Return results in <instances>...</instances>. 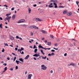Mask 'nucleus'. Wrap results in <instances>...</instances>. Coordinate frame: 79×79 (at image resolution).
<instances>
[{"label":"nucleus","mask_w":79,"mask_h":79,"mask_svg":"<svg viewBox=\"0 0 79 79\" xmlns=\"http://www.w3.org/2000/svg\"><path fill=\"white\" fill-rule=\"evenodd\" d=\"M25 21V19H22L19 20L17 22V23H24Z\"/></svg>","instance_id":"f257e3e1"},{"label":"nucleus","mask_w":79,"mask_h":79,"mask_svg":"<svg viewBox=\"0 0 79 79\" xmlns=\"http://www.w3.org/2000/svg\"><path fill=\"white\" fill-rule=\"evenodd\" d=\"M11 16L9 17H6L5 18L4 21H7V20H10V19H11Z\"/></svg>","instance_id":"f03ea898"},{"label":"nucleus","mask_w":79,"mask_h":79,"mask_svg":"<svg viewBox=\"0 0 79 79\" xmlns=\"http://www.w3.org/2000/svg\"><path fill=\"white\" fill-rule=\"evenodd\" d=\"M51 2H52V3H58V1L56 0H51L50 1Z\"/></svg>","instance_id":"7ed1b4c3"},{"label":"nucleus","mask_w":79,"mask_h":79,"mask_svg":"<svg viewBox=\"0 0 79 79\" xmlns=\"http://www.w3.org/2000/svg\"><path fill=\"white\" fill-rule=\"evenodd\" d=\"M32 77V74H30L27 76V79H31V77Z\"/></svg>","instance_id":"20e7f679"},{"label":"nucleus","mask_w":79,"mask_h":79,"mask_svg":"<svg viewBox=\"0 0 79 79\" xmlns=\"http://www.w3.org/2000/svg\"><path fill=\"white\" fill-rule=\"evenodd\" d=\"M38 48H42V49H44V50L45 49V48H44L42 46H41V44H39V45L38 46Z\"/></svg>","instance_id":"39448f33"},{"label":"nucleus","mask_w":79,"mask_h":79,"mask_svg":"<svg viewBox=\"0 0 79 79\" xmlns=\"http://www.w3.org/2000/svg\"><path fill=\"white\" fill-rule=\"evenodd\" d=\"M40 31L42 32L43 33H44V34H46L47 33V31H45L44 30H40Z\"/></svg>","instance_id":"423d86ee"},{"label":"nucleus","mask_w":79,"mask_h":79,"mask_svg":"<svg viewBox=\"0 0 79 79\" xmlns=\"http://www.w3.org/2000/svg\"><path fill=\"white\" fill-rule=\"evenodd\" d=\"M40 31L42 32L43 33H44V34H46L47 33V31H45L44 30H40Z\"/></svg>","instance_id":"0eeeda50"},{"label":"nucleus","mask_w":79,"mask_h":79,"mask_svg":"<svg viewBox=\"0 0 79 79\" xmlns=\"http://www.w3.org/2000/svg\"><path fill=\"white\" fill-rule=\"evenodd\" d=\"M33 56H35L36 57H37L40 56V55L38 54H35L34 55H33Z\"/></svg>","instance_id":"6e6552de"},{"label":"nucleus","mask_w":79,"mask_h":79,"mask_svg":"<svg viewBox=\"0 0 79 79\" xmlns=\"http://www.w3.org/2000/svg\"><path fill=\"white\" fill-rule=\"evenodd\" d=\"M68 16H71L72 15V13L71 12H69L67 14Z\"/></svg>","instance_id":"1a4fd4ad"},{"label":"nucleus","mask_w":79,"mask_h":79,"mask_svg":"<svg viewBox=\"0 0 79 79\" xmlns=\"http://www.w3.org/2000/svg\"><path fill=\"white\" fill-rule=\"evenodd\" d=\"M70 64L71 65H72V66H77V64H74V63H71Z\"/></svg>","instance_id":"9d476101"},{"label":"nucleus","mask_w":79,"mask_h":79,"mask_svg":"<svg viewBox=\"0 0 79 79\" xmlns=\"http://www.w3.org/2000/svg\"><path fill=\"white\" fill-rule=\"evenodd\" d=\"M68 13V10H64L63 12V14H66Z\"/></svg>","instance_id":"9b49d317"},{"label":"nucleus","mask_w":79,"mask_h":79,"mask_svg":"<svg viewBox=\"0 0 79 79\" xmlns=\"http://www.w3.org/2000/svg\"><path fill=\"white\" fill-rule=\"evenodd\" d=\"M41 69L43 70H45V69H47V67L46 66H45L44 67H42Z\"/></svg>","instance_id":"f8f14e48"},{"label":"nucleus","mask_w":79,"mask_h":79,"mask_svg":"<svg viewBox=\"0 0 79 79\" xmlns=\"http://www.w3.org/2000/svg\"><path fill=\"white\" fill-rule=\"evenodd\" d=\"M29 57V55H27L24 58L25 60H27L28 59V58Z\"/></svg>","instance_id":"ddd939ff"},{"label":"nucleus","mask_w":79,"mask_h":79,"mask_svg":"<svg viewBox=\"0 0 79 79\" xmlns=\"http://www.w3.org/2000/svg\"><path fill=\"white\" fill-rule=\"evenodd\" d=\"M53 5H54L55 6V8H56L58 7V6H57V4H56V3H53Z\"/></svg>","instance_id":"4468645a"},{"label":"nucleus","mask_w":79,"mask_h":79,"mask_svg":"<svg viewBox=\"0 0 79 79\" xmlns=\"http://www.w3.org/2000/svg\"><path fill=\"white\" fill-rule=\"evenodd\" d=\"M34 26H30L29 27V28H30V29H32L34 28Z\"/></svg>","instance_id":"2eb2a0df"},{"label":"nucleus","mask_w":79,"mask_h":79,"mask_svg":"<svg viewBox=\"0 0 79 79\" xmlns=\"http://www.w3.org/2000/svg\"><path fill=\"white\" fill-rule=\"evenodd\" d=\"M36 20H37V21H42V20L40 19L39 18H37L36 19Z\"/></svg>","instance_id":"dca6fc26"},{"label":"nucleus","mask_w":79,"mask_h":79,"mask_svg":"<svg viewBox=\"0 0 79 79\" xmlns=\"http://www.w3.org/2000/svg\"><path fill=\"white\" fill-rule=\"evenodd\" d=\"M19 61H22V62H24V61L23 60V58H20L19 59Z\"/></svg>","instance_id":"f3484780"},{"label":"nucleus","mask_w":79,"mask_h":79,"mask_svg":"<svg viewBox=\"0 0 79 79\" xmlns=\"http://www.w3.org/2000/svg\"><path fill=\"white\" fill-rule=\"evenodd\" d=\"M16 62L17 63V64H19V63H22L21 62H20L18 60H16Z\"/></svg>","instance_id":"a211bd4d"},{"label":"nucleus","mask_w":79,"mask_h":79,"mask_svg":"<svg viewBox=\"0 0 79 79\" xmlns=\"http://www.w3.org/2000/svg\"><path fill=\"white\" fill-rule=\"evenodd\" d=\"M28 10L29 13H31V8H29L28 9Z\"/></svg>","instance_id":"6ab92c4d"},{"label":"nucleus","mask_w":79,"mask_h":79,"mask_svg":"<svg viewBox=\"0 0 79 79\" xmlns=\"http://www.w3.org/2000/svg\"><path fill=\"white\" fill-rule=\"evenodd\" d=\"M76 3L78 7H79V4H78L79 3V1H76Z\"/></svg>","instance_id":"aec40b11"},{"label":"nucleus","mask_w":79,"mask_h":79,"mask_svg":"<svg viewBox=\"0 0 79 79\" xmlns=\"http://www.w3.org/2000/svg\"><path fill=\"white\" fill-rule=\"evenodd\" d=\"M34 29H39V28L37 27H36V26H34Z\"/></svg>","instance_id":"412c9836"},{"label":"nucleus","mask_w":79,"mask_h":79,"mask_svg":"<svg viewBox=\"0 0 79 79\" xmlns=\"http://www.w3.org/2000/svg\"><path fill=\"white\" fill-rule=\"evenodd\" d=\"M10 39L11 40H14V37H13V36H11L10 37Z\"/></svg>","instance_id":"4be33fe9"},{"label":"nucleus","mask_w":79,"mask_h":79,"mask_svg":"<svg viewBox=\"0 0 79 79\" xmlns=\"http://www.w3.org/2000/svg\"><path fill=\"white\" fill-rule=\"evenodd\" d=\"M15 16H16V15H13L12 16V19H15Z\"/></svg>","instance_id":"5701e85b"},{"label":"nucleus","mask_w":79,"mask_h":79,"mask_svg":"<svg viewBox=\"0 0 79 79\" xmlns=\"http://www.w3.org/2000/svg\"><path fill=\"white\" fill-rule=\"evenodd\" d=\"M10 15H11V14H6V16L7 17H8L9 16H10Z\"/></svg>","instance_id":"b1692460"},{"label":"nucleus","mask_w":79,"mask_h":79,"mask_svg":"<svg viewBox=\"0 0 79 79\" xmlns=\"http://www.w3.org/2000/svg\"><path fill=\"white\" fill-rule=\"evenodd\" d=\"M37 50H38V49H35L34 51V53H37Z\"/></svg>","instance_id":"393cba45"},{"label":"nucleus","mask_w":79,"mask_h":79,"mask_svg":"<svg viewBox=\"0 0 79 79\" xmlns=\"http://www.w3.org/2000/svg\"><path fill=\"white\" fill-rule=\"evenodd\" d=\"M48 45H49V46H50V45H51V42H49L48 43Z\"/></svg>","instance_id":"a878e982"},{"label":"nucleus","mask_w":79,"mask_h":79,"mask_svg":"<svg viewBox=\"0 0 79 79\" xmlns=\"http://www.w3.org/2000/svg\"><path fill=\"white\" fill-rule=\"evenodd\" d=\"M53 7V6H51L50 5H49L48 6V7H49V8H52V7Z\"/></svg>","instance_id":"bb28decb"},{"label":"nucleus","mask_w":79,"mask_h":79,"mask_svg":"<svg viewBox=\"0 0 79 79\" xmlns=\"http://www.w3.org/2000/svg\"><path fill=\"white\" fill-rule=\"evenodd\" d=\"M20 52H21L22 50H24V48H21L20 49Z\"/></svg>","instance_id":"cd10ccee"},{"label":"nucleus","mask_w":79,"mask_h":79,"mask_svg":"<svg viewBox=\"0 0 79 79\" xmlns=\"http://www.w3.org/2000/svg\"><path fill=\"white\" fill-rule=\"evenodd\" d=\"M42 58L43 59H44V60L45 59H46V58H47V57H46V56H45V57H43V56H42Z\"/></svg>","instance_id":"c85d7f7f"},{"label":"nucleus","mask_w":79,"mask_h":79,"mask_svg":"<svg viewBox=\"0 0 79 79\" xmlns=\"http://www.w3.org/2000/svg\"><path fill=\"white\" fill-rule=\"evenodd\" d=\"M50 37H51V38L53 39V35H50Z\"/></svg>","instance_id":"c756f323"},{"label":"nucleus","mask_w":79,"mask_h":79,"mask_svg":"<svg viewBox=\"0 0 79 79\" xmlns=\"http://www.w3.org/2000/svg\"><path fill=\"white\" fill-rule=\"evenodd\" d=\"M61 68H59V69H58V71H61Z\"/></svg>","instance_id":"7c9ffc66"},{"label":"nucleus","mask_w":79,"mask_h":79,"mask_svg":"<svg viewBox=\"0 0 79 79\" xmlns=\"http://www.w3.org/2000/svg\"><path fill=\"white\" fill-rule=\"evenodd\" d=\"M50 49H51V48H45V49L44 50H50Z\"/></svg>","instance_id":"2f4dec72"},{"label":"nucleus","mask_w":79,"mask_h":79,"mask_svg":"<svg viewBox=\"0 0 79 79\" xmlns=\"http://www.w3.org/2000/svg\"><path fill=\"white\" fill-rule=\"evenodd\" d=\"M2 23H1L0 24V27L1 28H2Z\"/></svg>","instance_id":"473e14b6"},{"label":"nucleus","mask_w":79,"mask_h":79,"mask_svg":"<svg viewBox=\"0 0 79 79\" xmlns=\"http://www.w3.org/2000/svg\"><path fill=\"white\" fill-rule=\"evenodd\" d=\"M4 44L6 46H8V44L7 43H4Z\"/></svg>","instance_id":"72a5a7b5"},{"label":"nucleus","mask_w":79,"mask_h":79,"mask_svg":"<svg viewBox=\"0 0 79 79\" xmlns=\"http://www.w3.org/2000/svg\"><path fill=\"white\" fill-rule=\"evenodd\" d=\"M16 57H15L14 59V61H15V60H16Z\"/></svg>","instance_id":"f704fd0d"},{"label":"nucleus","mask_w":79,"mask_h":79,"mask_svg":"<svg viewBox=\"0 0 79 79\" xmlns=\"http://www.w3.org/2000/svg\"><path fill=\"white\" fill-rule=\"evenodd\" d=\"M51 52H55V51L53 49H52V50H51Z\"/></svg>","instance_id":"c9c22d12"},{"label":"nucleus","mask_w":79,"mask_h":79,"mask_svg":"<svg viewBox=\"0 0 79 79\" xmlns=\"http://www.w3.org/2000/svg\"><path fill=\"white\" fill-rule=\"evenodd\" d=\"M33 6L34 7H36V6H37V4H34Z\"/></svg>","instance_id":"e433bc0d"},{"label":"nucleus","mask_w":79,"mask_h":79,"mask_svg":"<svg viewBox=\"0 0 79 79\" xmlns=\"http://www.w3.org/2000/svg\"><path fill=\"white\" fill-rule=\"evenodd\" d=\"M4 70L5 71H6V70H7V67H6L5 68H4Z\"/></svg>","instance_id":"4c0bfd02"},{"label":"nucleus","mask_w":79,"mask_h":79,"mask_svg":"<svg viewBox=\"0 0 79 79\" xmlns=\"http://www.w3.org/2000/svg\"><path fill=\"white\" fill-rule=\"evenodd\" d=\"M55 55V53H54L53 52H52L51 53V56H53V55Z\"/></svg>","instance_id":"58836bf2"},{"label":"nucleus","mask_w":79,"mask_h":79,"mask_svg":"<svg viewBox=\"0 0 79 79\" xmlns=\"http://www.w3.org/2000/svg\"><path fill=\"white\" fill-rule=\"evenodd\" d=\"M19 36H16V39H19Z\"/></svg>","instance_id":"ea45409f"},{"label":"nucleus","mask_w":79,"mask_h":79,"mask_svg":"<svg viewBox=\"0 0 79 79\" xmlns=\"http://www.w3.org/2000/svg\"><path fill=\"white\" fill-rule=\"evenodd\" d=\"M35 45H34V46L33 47V48H37V47L35 46Z\"/></svg>","instance_id":"a19ab883"},{"label":"nucleus","mask_w":79,"mask_h":79,"mask_svg":"<svg viewBox=\"0 0 79 79\" xmlns=\"http://www.w3.org/2000/svg\"><path fill=\"white\" fill-rule=\"evenodd\" d=\"M69 46L70 47H73V44H70Z\"/></svg>","instance_id":"79ce46f5"},{"label":"nucleus","mask_w":79,"mask_h":79,"mask_svg":"<svg viewBox=\"0 0 79 79\" xmlns=\"http://www.w3.org/2000/svg\"><path fill=\"white\" fill-rule=\"evenodd\" d=\"M10 70V71H13V69L12 68H11L10 69H9Z\"/></svg>","instance_id":"37998d69"},{"label":"nucleus","mask_w":79,"mask_h":79,"mask_svg":"<svg viewBox=\"0 0 79 79\" xmlns=\"http://www.w3.org/2000/svg\"><path fill=\"white\" fill-rule=\"evenodd\" d=\"M66 55H67V53H65L64 55V56H66Z\"/></svg>","instance_id":"c03bdc74"},{"label":"nucleus","mask_w":79,"mask_h":79,"mask_svg":"<svg viewBox=\"0 0 79 79\" xmlns=\"http://www.w3.org/2000/svg\"><path fill=\"white\" fill-rule=\"evenodd\" d=\"M58 44H57V43H56L54 45L56 47V46H57Z\"/></svg>","instance_id":"a18cd8bd"},{"label":"nucleus","mask_w":79,"mask_h":79,"mask_svg":"<svg viewBox=\"0 0 79 79\" xmlns=\"http://www.w3.org/2000/svg\"><path fill=\"white\" fill-rule=\"evenodd\" d=\"M48 56H52V55L51 54H48Z\"/></svg>","instance_id":"49530a36"},{"label":"nucleus","mask_w":79,"mask_h":79,"mask_svg":"<svg viewBox=\"0 0 79 79\" xmlns=\"http://www.w3.org/2000/svg\"><path fill=\"white\" fill-rule=\"evenodd\" d=\"M6 63H5L3 64V65H5V66H6Z\"/></svg>","instance_id":"de8ad7c7"},{"label":"nucleus","mask_w":79,"mask_h":79,"mask_svg":"<svg viewBox=\"0 0 79 79\" xmlns=\"http://www.w3.org/2000/svg\"><path fill=\"white\" fill-rule=\"evenodd\" d=\"M18 69V66H16L15 67V69Z\"/></svg>","instance_id":"09e8293b"},{"label":"nucleus","mask_w":79,"mask_h":79,"mask_svg":"<svg viewBox=\"0 0 79 79\" xmlns=\"http://www.w3.org/2000/svg\"><path fill=\"white\" fill-rule=\"evenodd\" d=\"M40 51H41V53H43V52H44V51H43V50H42V49H41V50H40Z\"/></svg>","instance_id":"8fccbe9b"},{"label":"nucleus","mask_w":79,"mask_h":79,"mask_svg":"<svg viewBox=\"0 0 79 79\" xmlns=\"http://www.w3.org/2000/svg\"><path fill=\"white\" fill-rule=\"evenodd\" d=\"M4 6H6V8L7 7H8V6H7V5H4Z\"/></svg>","instance_id":"3c124183"},{"label":"nucleus","mask_w":79,"mask_h":79,"mask_svg":"<svg viewBox=\"0 0 79 79\" xmlns=\"http://www.w3.org/2000/svg\"><path fill=\"white\" fill-rule=\"evenodd\" d=\"M20 53H21V54H24V52L23 51H22V52H20Z\"/></svg>","instance_id":"603ef678"},{"label":"nucleus","mask_w":79,"mask_h":79,"mask_svg":"<svg viewBox=\"0 0 79 79\" xmlns=\"http://www.w3.org/2000/svg\"><path fill=\"white\" fill-rule=\"evenodd\" d=\"M15 9V8L14 7L12 8L11 9V10L13 11V10Z\"/></svg>","instance_id":"864d4df0"},{"label":"nucleus","mask_w":79,"mask_h":79,"mask_svg":"<svg viewBox=\"0 0 79 79\" xmlns=\"http://www.w3.org/2000/svg\"><path fill=\"white\" fill-rule=\"evenodd\" d=\"M41 67H42V68H43L44 67H45V66L44 65H42Z\"/></svg>","instance_id":"5fc2aeb1"},{"label":"nucleus","mask_w":79,"mask_h":79,"mask_svg":"<svg viewBox=\"0 0 79 79\" xmlns=\"http://www.w3.org/2000/svg\"><path fill=\"white\" fill-rule=\"evenodd\" d=\"M7 59L8 60H10V57H7Z\"/></svg>","instance_id":"6e6d98bb"},{"label":"nucleus","mask_w":79,"mask_h":79,"mask_svg":"<svg viewBox=\"0 0 79 79\" xmlns=\"http://www.w3.org/2000/svg\"><path fill=\"white\" fill-rule=\"evenodd\" d=\"M33 35V33L31 32V35L32 36V35Z\"/></svg>","instance_id":"4d7b16f0"},{"label":"nucleus","mask_w":79,"mask_h":79,"mask_svg":"<svg viewBox=\"0 0 79 79\" xmlns=\"http://www.w3.org/2000/svg\"><path fill=\"white\" fill-rule=\"evenodd\" d=\"M59 8H64V7L60 6L59 7Z\"/></svg>","instance_id":"13d9d810"},{"label":"nucleus","mask_w":79,"mask_h":79,"mask_svg":"<svg viewBox=\"0 0 79 79\" xmlns=\"http://www.w3.org/2000/svg\"><path fill=\"white\" fill-rule=\"evenodd\" d=\"M19 39H20V40H23V39H22V38H21V37H19Z\"/></svg>","instance_id":"bf43d9fd"},{"label":"nucleus","mask_w":79,"mask_h":79,"mask_svg":"<svg viewBox=\"0 0 79 79\" xmlns=\"http://www.w3.org/2000/svg\"><path fill=\"white\" fill-rule=\"evenodd\" d=\"M15 50L16 51L18 50V48H15Z\"/></svg>","instance_id":"052dcab7"},{"label":"nucleus","mask_w":79,"mask_h":79,"mask_svg":"<svg viewBox=\"0 0 79 79\" xmlns=\"http://www.w3.org/2000/svg\"><path fill=\"white\" fill-rule=\"evenodd\" d=\"M4 51H5V50L4 49H3L2 52H4Z\"/></svg>","instance_id":"680f3d73"},{"label":"nucleus","mask_w":79,"mask_h":79,"mask_svg":"<svg viewBox=\"0 0 79 79\" xmlns=\"http://www.w3.org/2000/svg\"><path fill=\"white\" fill-rule=\"evenodd\" d=\"M0 19L1 20H2V19H3V18H2L0 17Z\"/></svg>","instance_id":"e2e57ef3"},{"label":"nucleus","mask_w":79,"mask_h":79,"mask_svg":"<svg viewBox=\"0 0 79 79\" xmlns=\"http://www.w3.org/2000/svg\"><path fill=\"white\" fill-rule=\"evenodd\" d=\"M33 59L35 60H37V59L35 58V57H33Z\"/></svg>","instance_id":"0e129e2a"},{"label":"nucleus","mask_w":79,"mask_h":79,"mask_svg":"<svg viewBox=\"0 0 79 79\" xmlns=\"http://www.w3.org/2000/svg\"><path fill=\"white\" fill-rule=\"evenodd\" d=\"M44 42H45V43H47V40H45V41H44Z\"/></svg>","instance_id":"69168bd1"},{"label":"nucleus","mask_w":79,"mask_h":79,"mask_svg":"<svg viewBox=\"0 0 79 79\" xmlns=\"http://www.w3.org/2000/svg\"><path fill=\"white\" fill-rule=\"evenodd\" d=\"M12 55H15V54L13 52V53H12Z\"/></svg>","instance_id":"338daca9"},{"label":"nucleus","mask_w":79,"mask_h":79,"mask_svg":"<svg viewBox=\"0 0 79 79\" xmlns=\"http://www.w3.org/2000/svg\"><path fill=\"white\" fill-rule=\"evenodd\" d=\"M50 73H53V70H51Z\"/></svg>","instance_id":"774afa93"}]
</instances>
